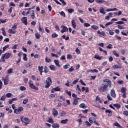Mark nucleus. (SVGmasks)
I'll return each mask as SVG.
<instances>
[{"label":"nucleus","instance_id":"obj_1","mask_svg":"<svg viewBox=\"0 0 128 128\" xmlns=\"http://www.w3.org/2000/svg\"><path fill=\"white\" fill-rule=\"evenodd\" d=\"M12 56V53H6L2 56L1 60L2 62H6L5 60H8Z\"/></svg>","mask_w":128,"mask_h":128},{"label":"nucleus","instance_id":"obj_2","mask_svg":"<svg viewBox=\"0 0 128 128\" xmlns=\"http://www.w3.org/2000/svg\"><path fill=\"white\" fill-rule=\"evenodd\" d=\"M52 78L48 77V78H47L46 81L45 88H50V86H52Z\"/></svg>","mask_w":128,"mask_h":128},{"label":"nucleus","instance_id":"obj_3","mask_svg":"<svg viewBox=\"0 0 128 128\" xmlns=\"http://www.w3.org/2000/svg\"><path fill=\"white\" fill-rule=\"evenodd\" d=\"M28 84L30 88H32V90H38V88L34 84L32 80H29Z\"/></svg>","mask_w":128,"mask_h":128},{"label":"nucleus","instance_id":"obj_4","mask_svg":"<svg viewBox=\"0 0 128 128\" xmlns=\"http://www.w3.org/2000/svg\"><path fill=\"white\" fill-rule=\"evenodd\" d=\"M106 88H108V85L102 84V86L98 88V90L100 92H106Z\"/></svg>","mask_w":128,"mask_h":128},{"label":"nucleus","instance_id":"obj_5","mask_svg":"<svg viewBox=\"0 0 128 128\" xmlns=\"http://www.w3.org/2000/svg\"><path fill=\"white\" fill-rule=\"evenodd\" d=\"M20 118L22 122H25V124L26 126H28V124H30V120H28V118H24V116H20Z\"/></svg>","mask_w":128,"mask_h":128},{"label":"nucleus","instance_id":"obj_6","mask_svg":"<svg viewBox=\"0 0 128 128\" xmlns=\"http://www.w3.org/2000/svg\"><path fill=\"white\" fill-rule=\"evenodd\" d=\"M23 111H24V107L19 106L18 108L14 110V114H20L21 112H23Z\"/></svg>","mask_w":128,"mask_h":128},{"label":"nucleus","instance_id":"obj_7","mask_svg":"<svg viewBox=\"0 0 128 128\" xmlns=\"http://www.w3.org/2000/svg\"><path fill=\"white\" fill-rule=\"evenodd\" d=\"M61 28H62V30H60V32H62V34H64V32H66L68 30V27L64 26H61Z\"/></svg>","mask_w":128,"mask_h":128},{"label":"nucleus","instance_id":"obj_8","mask_svg":"<svg viewBox=\"0 0 128 128\" xmlns=\"http://www.w3.org/2000/svg\"><path fill=\"white\" fill-rule=\"evenodd\" d=\"M104 82H106V85L110 88H112V82H110V80H109L106 79L104 80Z\"/></svg>","mask_w":128,"mask_h":128},{"label":"nucleus","instance_id":"obj_9","mask_svg":"<svg viewBox=\"0 0 128 128\" xmlns=\"http://www.w3.org/2000/svg\"><path fill=\"white\" fill-rule=\"evenodd\" d=\"M21 20L22 22V24H24L26 26L28 25V17H23Z\"/></svg>","mask_w":128,"mask_h":128},{"label":"nucleus","instance_id":"obj_10","mask_svg":"<svg viewBox=\"0 0 128 128\" xmlns=\"http://www.w3.org/2000/svg\"><path fill=\"white\" fill-rule=\"evenodd\" d=\"M3 80L4 82V86H8V82H10V79L8 78V77H5V78H3Z\"/></svg>","mask_w":128,"mask_h":128},{"label":"nucleus","instance_id":"obj_11","mask_svg":"<svg viewBox=\"0 0 128 128\" xmlns=\"http://www.w3.org/2000/svg\"><path fill=\"white\" fill-rule=\"evenodd\" d=\"M30 16L31 17V18H32V20H34V10H32L30 11Z\"/></svg>","mask_w":128,"mask_h":128},{"label":"nucleus","instance_id":"obj_12","mask_svg":"<svg viewBox=\"0 0 128 128\" xmlns=\"http://www.w3.org/2000/svg\"><path fill=\"white\" fill-rule=\"evenodd\" d=\"M99 12L100 14H103L104 16L106 14V12H104V7H100L99 10Z\"/></svg>","mask_w":128,"mask_h":128},{"label":"nucleus","instance_id":"obj_13","mask_svg":"<svg viewBox=\"0 0 128 128\" xmlns=\"http://www.w3.org/2000/svg\"><path fill=\"white\" fill-rule=\"evenodd\" d=\"M110 94L112 98H116V92L114 91V90L112 89L110 91Z\"/></svg>","mask_w":128,"mask_h":128},{"label":"nucleus","instance_id":"obj_14","mask_svg":"<svg viewBox=\"0 0 128 128\" xmlns=\"http://www.w3.org/2000/svg\"><path fill=\"white\" fill-rule=\"evenodd\" d=\"M54 62L56 66L58 68H60V60H54Z\"/></svg>","mask_w":128,"mask_h":128},{"label":"nucleus","instance_id":"obj_15","mask_svg":"<svg viewBox=\"0 0 128 128\" xmlns=\"http://www.w3.org/2000/svg\"><path fill=\"white\" fill-rule=\"evenodd\" d=\"M60 118H66V113L64 111H62L60 112Z\"/></svg>","mask_w":128,"mask_h":128},{"label":"nucleus","instance_id":"obj_16","mask_svg":"<svg viewBox=\"0 0 128 128\" xmlns=\"http://www.w3.org/2000/svg\"><path fill=\"white\" fill-rule=\"evenodd\" d=\"M52 114L54 116H56L58 114V110H56L54 108L52 110Z\"/></svg>","mask_w":128,"mask_h":128},{"label":"nucleus","instance_id":"obj_17","mask_svg":"<svg viewBox=\"0 0 128 128\" xmlns=\"http://www.w3.org/2000/svg\"><path fill=\"white\" fill-rule=\"evenodd\" d=\"M94 58L96 60H102L104 58V57H102V56H100L98 54H96Z\"/></svg>","mask_w":128,"mask_h":128},{"label":"nucleus","instance_id":"obj_18","mask_svg":"<svg viewBox=\"0 0 128 128\" xmlns=\"http://www.w3.org/2000/svg\"><path fill=\"white\" fill-rule=\"evenodd\" d=\"M105 112H106V114H108V116H112V112L111 110H105Z\"/></svg>","mask_w":128,"mask_h":128},{"label":"nucleus","instance_id":"obj_19","mask_svg":"<svg viewBox=\"0 0 128 128\" xmlns=\"http://www.w3.org/2000/svg\"><path fill=\"white\" fill-rule=\"evenodd\" d=\"M106 30L109 32V34H110V36H114V32L110 30V28H108Z\"/></svg>","mask_w":128,"mask_h":128},{"label":"nucleus","instance_id":"obj_20","mask_svg":"<svg viewBox=\"0 0 128 128\" xmlns=\"http://www.w3.org/2000/svg\"><path fill=\"white\" fill-rule=\"evenodd\" d=\"M72 25L73 28H76V21L74 20H72Z\"/></svg>","mask_w":128,"mask_h":128},{"label":"nucleus","instance_id":"obj_21","mask_svg":"<svg viewBox=\"0 0 128 128\" xmlns=\"http://www.w3.org/2000/svg\"><path fill=\"white\" fill-rule=\"evenodd\" d=\"M68 119L66 118L65 120H61L60 123L62 124H66L68 123Z\"/></svg>","mask_w":128,"mask_h":128},{"label":"nucleus","instance_id":"obj_22","mask_svg":"<svg viewBox=\"0 0 128 128\" xmlns=\"http://www.w3.org/2000/svg\"><path fill=\"white\" fill-rule=\"evenodd\" d=\"M88 72H98V70L96 69L94 70H88Z\"/></svg>","mask_w":128,"mask_h":128},{"label":"nucleus","instance_id":"obj_23","mask_svg":"<svg viewBox=\"0 0 128 128\" xmlns=\"http://www.w3.org/2000/svg\"><path fill=\"white\" fill-rule=\"evenodd\" d=\"M97 34H100L101 36H106V33L104 31L100 32V30H98L97 32Z\"/></svg>","mask_w":128,"mask_h":128},{"label":"nucleus","instance_id":"obj_24","mask_svg":"<svg viewBox=\"0 0 128 128\" xmlns=\"http://www.w3.org/2000/svg\"><path fill=\"white\" fill-rule=\"evenodd\" d=\"M52 128H60V124L56 123L54 124H52Z\"/></svg>","mask_w":128,"mask_h":128},{"label":"nucleus","instance_id":"obj_25","mask_svg":"<svg viewBox=\"0 0 128 128\" xmlns=\"http://www.w3.org/2000/svg\"><path fill=\"white\" fill-rule=\"evenodd\" d=\"M112 53H113V54H114V56H116V58H118L120 56V54H118V52H116V50H113Z\"/></svg>","mask_w":128,"mask_h":128},{"label":"nucleus","instance_id":"obj_26","mask_svg":"<svg viewBox=\"0 0 128 128\" xmlns=\"http://www.w3.org/2000/svg\"><path fill=\"white\" fill-rule=\"evenodd\" d=\"M82 92H84V90H85L86 92H88L89 90H88V88H84V87H82Z\"/></svg>","mask_w":128,"mask_h":128},{"label":"nucleus","instance_id":"obj_27","mask_svg":"<svg viewBox=\"0 0 128 128\" xmlns=\"http://www.w3.org/2000/svg\"><path fill=\"white\" fill-rule=\"evenodd\" d=\"M114 10H118V8H113V9H112V8H110V9H107L106 10V12H114Z\"/></svg>","mask_w":128,"mask_h":128},{"label":"nucleus","instance_id":"obj_28","mask_svg":"<svg viewBox=\"0 0 128 128\" xmlns=\"http://www.w3.org/2000/svg\"><path fill=\"white\" fill-rule=\"evenodd\" d=\"M96 2L98 4H104L106 2V0H95Z\"/></svg>","mask_w":128,"mask_h":128},{"label":"nucleus","instance_id":"obj_29","mask_svg":"<svg viewBox=\"0 0 128 128\" xmlns=\"http://www.w3.org/2000/svg\"><path fill=\"white\" fill-rule=\"evenodd\" d=\"M91 28H92V30H98V26L96 25L92 26Z\"/></svg>","mask_w":128,"mask_h":128},{"label":"nucleus","instance_id":"obj_30","mask_svg":"<svg viewBox=\"0 0 128 128\" xmlns=\"http://www.w3.org/2000/svg\"><path fill=\"white\" fill-rule=\"evenodd\" d=\"M38 70H39V72H44V70H44V66H39L38 67Z\"/></svg>","mask_w":128,"mask_h":128},{"label":"nucleus","instance_id":"obj_31","mask_svg":"<svg viewBox=\"0 0 128 128\" xmlns=\"http://www.w3.org/2000/svg\"><path fill=\"white\" fill-rule=\"evenodd\" d=\"M38 30L39 32H42V34L44 32V28H42L40 24L39 25Z\"/></svg>","mask_w":128,"mask_h":128},{"label":"nucleus","instance_id":"obj_32","mask_svg":"<svg viewBox=\"0 0 128 128\" xmlns=\"http://www.w3.org/2000/svg\"><path fill=\"white\" fill-rule=\"evenodd\" d=\"M47 122H50V124H54V120H52V118H48Z\"/></svg>","mask_w":128,"mask_h":128},{"label":"nucleus","instance_id":"obj_33","mask_svg":"<svg viewBox=\"0 0 128 128\" xmlns=\"http://www.w3.org/2000/svg\"><path fill=\"white\" fill-rule=\"evenodd\" d=\"M80 108H86V106L84 104L82 103L80 105Z\"/></svg>","mask_w":128,"mask_h":128},{"label":"nucleus","instance_id":"obj_34","mask_svg":"<svg viewBox=\"0 0 128 128\" xmlns=\"http://www.w3.org/2000/svg\"><path fill=\"white\" fill-rule=\"evenodd\" d=\"M114 126H118V128H122V127L120 126V124H118V122H116L115 123H114Z\"/></svg>","mask_w":128,"mask_h":128},{"label":"nucleus","instance_id":"obj_35","mask_svg":"<svg viewBox=\"0 0 128 128\" xmlns=\"http://www.w3.org/2000/svg\"><path fill=\"white\" fill-rule=\"evenodd\" d=\"M78 104V99H74L73 102V106H76Z\"/></svg>","mask_w":128,"mask_h":128},{"label":"nucleus","instance_id":"obj_36","mask_svg":"<svg viewBox=\"0 0 128 128\" xmlns=\"http://www.w3.org/2000/svg\"><path fill=\"white\" fill-rule=\"evenodd\" d=\"M91 114L92 116H94V118H93V119L94 120H96L98 118V115H96V114L94 113H91Z\"/></svg>","mask_w":128,"mask_h":128},{"label":"nucleus","instance_id":"obj_37","mask_svg":"<svg viewBox=\"0 0 128 128\" xmlns=\"http://www.w3.org/2000/svg\"><path fill=\"white\" fill-rule=\"evenodd\" d=\"M96 100L97 102H100V104H102V100H100V98L98 96H97L96 97Z\"/></svg>","mask_w":128,"mask_h":128},{"label":"nucleus","instance_id":"obj_38","mask_svg":"<svg viewBox=\"0 0 128 128\" xmlns=\"http://www.w3.org/2000/svg\"><path fill=\"white\" fill-rule=\"evenodd\" d=\"M65 92L69 96H72V92L70 91L68 92V90H65Z\"/></svg>","mask_w":128,"mask_h":128},{"label":"nucleus","instance_id":"obj_39","mask_svg":"<svg viewBox=\"0 0 128 128\" xmlns=\"http://www.w3.org/2000/svg\"><path fill=\"white\" fill-rule=\"evenodd\" d=\"M113 68H122V66L120 65H114L112 66Z\"/></svg>","mask_w":128,"mask_h":128},{"label":"nucleus","instance_id":"obj_40","mask_svg":"<svg viewBox=\"0 0 128 128\" xmlns=\"http://www.w3.org/2000/svg\"><path fill=\"white\" fill-rule=\"evenodd\" d=\"M50 68L52 70H56V66L54 65H50Z\"/></svg>","mask_w":128,"mask_h":128},{"label":"nucleus","instance_id":"obj_41","mask_svg":"<svg viewBox=\"0 0 128 128\" xmlns=\"http://www.w3.org/2000/svg\"><path fill=\"white\" fill-rule=\"evenodd\" d=\"M46 62H52V60L48 57H46L45 58Z\"/></svg>","mask_w":128,"mask_h":128},{"label":"nucleus","instance_id":"obj_42","mask_svg":"<svg viewBox=\"0 0 128 128\" xmlns=\"http://www.w3.org/2000/svg\"><path fill=\"white\" fill-rule=\"evenodd\" d=\"M12 93H8L6 94L5 96H6V98H12Z\"/></svg>","mask_w":128,"mask_h":128},{"label":"nucleus","instance_id":"obj_43","mask_svg":"<svg viewBox=\"0 0 128 128\" xmlns=\"http://www.w3.org/2000/svg\"><path fill=\"white\" fill-rule=\"evenodd\" d=\"M23 55H24V58H23L25 62H28V57H26V54H24Z\"/></svg>","mask_w":128,"mask_h":128},{"label":"nucleus","instance_id":"obj_44","mask_svg":"<svg viewBox=\"0 0 128 128\" xmlns=\"http://www.w3.org/2000/svg\"><path fill=\"white\" fill-rule=\"evenodd\" d=\"M126 89L124 87L122 88L121 89V92H122V94H124L126 93Z\"/></svg>","mask_w":128,"mask_h":128},{"label":"nucleus","instance_id":"obj_45","mask_svg":"<svg viewBox=\"0 0 128 128\" xmlns=\"http://www.w3.org/2000/svg\"><path fill=\"white\" fill-rule=\"evenodd\" d=\"M20 90H22V92H24V90H26V88L24 87V86H21Z\"/></svg>","mask_w":128,"mask_h":128},{"label":"nucleus","instance_id":"obj_46","mask_svg":"<svg viewBox=\"0 0 128 128\" xmlns=\"http://www.w3.org/2000/svg\"><path fill=\"white\" fill-rule=\"evenodd\" d=\"M68 12L69 14H72V12H74V10L72 8H69L68 10Z\"/></svg>","mask_w":128,"mask_h":128},{"label":"nucleus","instance_id":"obj_47","mask_svg":"<svg viewBox=\"0 0 128 128\" xmlns=\"http://www.w3.org/2000/svg\"><path fill=\"white\" fill-rule=\"evenodd\" d=\"M28 102V99L26 98L23 100L22 104H26L27 102Z\"/></svg>","mask_w":128,"mask_h":128},{"label":"nucleus","instance_id":"obj_48","mask_svg":"<svg viewBox=\"0 0 128 128\" xmlns=\"http://www.w3.org/2000/svg\"><path fill=\"white\" fill-rule=\"evenodd\" d=\"M89 122H90V124H94V120L93 118H89Z\"/></svg>","mask_w":128,"mask_h":128},{"label":"nucleus","instance_id":"obj_49","mask_svg":"<svg viewBox=\"0 0 128 128\" xmlns=\"http://www.w3.org/2000/svg\"><path fill=\"white\" fill-rule=\"evenodd\" d=\"M84 28H88L89 26H90V24L88 23H84Z\"/></svg>","mask_w":128,"mask_h":128},{"label":"nucleus","instance_id":"obj_50","mask_svg":"<svg viewBox=\"0 0 128 128\" xmlns=\"http://www.w3.org/2000/svg\"><path fill=\"white\" fill-rule=\"evenodd\" d=\"M8 32H10V34H16V31H14L12 29H9L8 30Z\"/></svg>","mask_w":128,"mask_h":128},{"label":"nucleus","instance_id":"obj_51","mask_svg":"<svg viewBox=\"0 0 128 128\" xmlns=\"http://www.w3.org/2000/svg\"><path fill=\"white\" fill-rule=\"evenodd\" d=\"M60 16H64V18H66V14L64 11H62L61 12H60Z\"/></svg>","mask_w":128,"mask_h":128},{"label":"nucleus","instance_id":"obj_52","mask_svg":"<svg viewBox=\"0 0 128 128\" xmlns=\"http://www.w3.org/2000/svg\"><path fill=\"white\" fill-rule=\"evenodd\" d=\"M72 56L70 54H67V59L68 60H72Z\"/></svg>","mask_w":128,"mask_h":128},{"label":"nucleus","instance_id":"obj_53","mask_svg":"<svg viewBox=\"0 0 128 128\" xmlns=\"http://www.w3.org/2000/svg\"><path fill=\"white\" fill-rule=\"evenodd\" d=\"M114 106L116 108H120V104H114Z\"/></svg>","mask_w":128,"mask_h":128},{"label":"nucleus","instance_id":"obj_54","mask_svg":"<svg viewBox=\"0 0 128 128\" xmlns=\"http://www.w3.org/2000/svg\"><path fill=\"white\" fill-rule=\"evenodd\" d=\"M118 28L119 30H124V28L122 26H120V24L118 25Z\"/></svg>","mask_w":128,"mask_h":128},{"label":"nucleus","instance_id":"obj_55","mask_svg":"<svg viewBox=\"0 0 128 128\" xmlns=\"http://www.w3.org/2000/svg\"><path fill=\"white\" fill-rule=\"evenodd\" d=\"M10 48V45L9 44L6 45L3 48V51L4 52V50H6V48Z\"/></svg>","mask_w":128,"mask_h":128},{"label":"nucleus","instance_id":"obj_56","mask_svg":"<svg viewBox=\"0 0 128 128\" xmlns=\"http://www.w3.org/2000/svg\"><path fill=\"white\" fill-rule=\"evenodd\" d=\"M12 71H13V69L10 68L8 70L7 74H12Z\"/></svg>","mask_w":128,"mask_h":128},{"label":"nucleus","instance_id":"obj_57","mask_svg":"<svg viewBox=\"0 0 128 128\" xmlns=\"http://www.w3.org/2000/svg\"><path fill=\"white\" fill-rule=\"evenodd\" d=\"M56 92H60V88L59 86H57L54 88Z\"/></svg>","mask_w":128,"mask_h":128},{"label":"nucleus","instance_id":"obj_58","mask_svg":"<svg viewBox=\"0 0 128 128\" xmlns=\"http://www.w3.org/2000/svg\"><path fill=\"white\" fill-rule=\"evenodd\" d=\"M65 86H72V84H70V82H68L66 84Z\"/></svg>","mask_w":128,"mask_h":128},{"label":"nucleus","instance_id":"obj_59","mask_svg":"<svg viewBox=\"0 0 128 128\" xmlns=\"http://www.w3.org/2000/svg\"><path fill=\"white\" fill-rule=\"evenodd\" d=\"M114 24V22H108L105 24V26H110V24Z\"/></svg>","mask_w":128,"mask_h":128},{"label":"nucleus","instance_id":"obj_60","mask_svg":"<svg viewBox=\"0 0 128 128\" xmlns=\"http://www.w3.org/2000/svg\"><path fill=\"white\" fill-rule=\"evenodd\" d=\"M12 30H16V28H18V25L15 24L14 26H12Z\"/></svg>","mask_w":128,"mask_h":128},{"label":"nucleus","instance_id":"obj_61","mask_svg":"<svg viewBox=\"0 0 128 128\" xmlns=\"http://www.w3.org/2000/svg\"><path fill=\"white\" fill-rule=\"evenodd\" d=\"M6 96H4V95L2 96L1 97L0 100H3V101L6 100Z\"/></svg>","mask_w":128,"mask_h":128},{"label":"nucleus","instance_id":"obj_62","mask_svg":"<svg viewBox=\"0 0 128 128\" xmlns=\"http://www.w3.org/2000/svg\"><path fill=\"white\" fill-rule=\"evenodd\" d=\"M116 24H124V22H122V21H118L116 22Z\"/></svg>","mask_w":128,"mask_h":128},{"label":"nucleus","instance_id":"obj_63","mask_svg":"<svg viewBox=\"0 0 128 128\" xmlns=\"http://www.w3.org/2000/svg\"><path fill=\"white\" fill-rule=\"evenodd\" d=\"M58 35L56 33H53L52 34V38H58Z\"/></svg>","mask_w":128,"mask_h":128},{"label":"nucleus","instance_id":"obj_64","mask_svg":"<svg viewBox=\"0 0 128 128\" xmlns=\"http://www.w3.org/2000/svg\"><path fill=\"white\" fill-rule=\"evenodd\" d=\"M35 36L37 38H40V34H38V33H36L35 34Z\"/></svg>","mask_w":128,"mask_h":128}]
</instances>
